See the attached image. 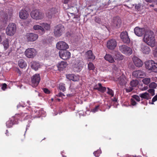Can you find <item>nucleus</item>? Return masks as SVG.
Segmentation results:
<instances>
[{
    "label": "nucleus",
    "mask_w": 157,
    "mask_h": 157,
    "mask_svg": "<svg viewBox=\"0 0 157 157\" xmlns=\"http://www.w3.org/2000/svg\"><path fill=\"white\" fill-rule=\"evenodd\" d=\"M142 41L151 47H154L155 44V40L154 32L150 30L146 31Z\"/></svg>",
    "instance_id": "1"
},
{
    "label": "nucleus",
    "mask_w": 157,
    "mask_h": 157,
    "mask_svg": "<svg viewBox=\"0 0 157 157\" xmlns=\"http://www.w3.org/2000/svg\"><path fill=\"white\" fill-rule=\"evenodd\" d=\"M145 67L149 70L157 72V63L152 60L146 61L145 63Z\"/></svg>",
    "instance_id": "2"
},
{
    "label": "nucleus",
    "mask_w": 157,
    "mask_h": 157,
    "mask_svg": "<svg viewBox=\"0 0 157 157\" xmlns=\"http://www.w3.org/2000/svg\"><path fill=\"white\" fill-rule=\"evenodd\" d=\"M31 17L35 19L41 20L44 17V14L40 12L39 10L35 9L32 11L30 13Z\"/></svg>",
    "instance_id": "3"
},
{
    "label": "nucleus",
    "mask_w": 157,
    "mask_h": 157,
    "mask_svg": "<svg viewBox=\"0 0 157 157\" xmlns=\"http://www.w3.org/2000/svg\"><path fill=\"white\" fill-rule=\"evenodd\" d=\"M16 30V25L13 23H10L6 29V34L10 36L13 35L15 33Z\"/></svg>",
    "instance_id": "4"
},
{
    "label": "nucleus",
    "mask_w": 157,
    "mask_h": 157,
    "mask_svg": "<svg viewBox=\"0 0 157 157\" xmlns=\"http://www.w3.org/2000/svg\"><path fill=\"white\" fill-rule=\"evenodd\" d=\"M64 27L60 24L57 25L54 30V34L56 37H59L64 32Z\"/></svg>",
    "instance_id": "5"
},
{
    "label": "nucleus",
    "mask_w": 157,
    "mask_h": 157,
    "mask_svg": "<svg viewBox=\"0 0 157 157\" xmlns=\"http://www.w3.org/2000/svg\"><path fill=\"white\" fill-rule=\"evenodd\" d=\"M119 49L122 53L127 55H130L132 53V49L126 45L120 46Z\"/></svg>",
    "instance_id": "6"
},
{
    "label": "nucleus",
    "mask_w": 157,
    "mask_h": 157,
    "mask_svg": "<svg viewBox=\"0 0 157 157\" xmlns=\"http://www.w3.org/2000/svg\"><path fill=\"white\" fill-rule=\"evenodd\" d=\"M40 79V74H36L31 77V85L33 87L37 86L39 83Z\"/></svg>",
    "instance_id": "7"
},
{
    "label": "nucleus",
    "mask_w": 157,
    "mask_h": 157,
    "mask_svg": "<svg viewBox=\"0 0 157 157\" xmlns=\"http://www.w3.org/2000/svg\"><path fill=\"white\" fill-rule=\"evenodd\" d=\"M35 49L33 48H29L27 49L25 52V56L28 58H33L36 55Z\"/></svg>",
    "instance_id": "8"
},
{
    "label": "nucleus",
    "mask_w": 157,
    "mask_h": 157,
    "mask_svg": "<svg viewBox=\"0 0 157 157\" xmlns=\"http://www.w3.org/2000/svg\"><path fill=\"white\" fill-rule=\"evenodd\" d=\"M60 57L63 60H67L69 59L71 57L70 52L66 50H61L59 52Z\"/></svg>",
    "instance_id": "9"
},
{
    "label": "nucleus",
    "mask_w": 157,
    "mask_h": 157,
    "mask_svg": "<svg viewBox=\"0 0 157 157\" xmlns=\"http://www.w3.org/2000/svg\"><path fill=\"white\" fill-rule=\"evenodd\" d=\"M56 47L57 49L61 50H65L69 48L68 44L65 42L60 41L56 44Z\"/></svg>",
    "instance_id": "10"
},
{
    "label": "nucleus",
    "mask_w": 157,
    "mask_h": 157,
    "mask_svg": "<svg viewBox=\"0 0 157 157\" xmlns=\"http://www.w3.org/2000/svg\"><path fill=\"white\" fill-rule=\"evenodd\" d=\"M120 37L124 43L128 44L130 43V40L129 38L128 33L126 31L122 32L120 35Z\"/></svg>",
    "instance_id": "11"
},
{
    "label": "nucleus",
    "mask_w": 157,
    "mask_h": 157,
    "mask_svg": "<svg viewBox=\"0 0 157 157\" xmlns=\"http://www.w3.org/2000/svg\"><path fill=\"white\" fill-rule=\"evenodd\" d=\"M26 39L28 41L33 42L36 40L38 38L37 34L31 33H28L26 34Z\"/></svg>",
    "instance_id": "12"
},
{
    "label": "nucleus",
    "mask_w": 157,
    "mask_h": 157,
    "mask_svg": "<svg viewBox=\"0 0 157 157\" xmlns=\"http://www.w3.org/2000/svg\"><path fill=\"white\" fill-rule=\"evenodd\" d=\"M117 45V43L115 39H112L109 40L106 44L107 47L109 49L113 50Z\"/></svg>",
    "instance_id": "13"
},
{
    "label": "nucleus",
    "mask_w": 157,
    "mask_h": 157,
    "mask_svg": "<svg viewBox=\"0 0 157 157\" xmlns=\"http://www.w3.org/2000/svg\"><path fill=\"white\" fill-rule=\"evenodd\" d=\"M12 14V11L11 9L10 10L9 9H6L5 10V13H4L3 14L1 19V21H2L5 23H6L8 21V16L9 15L10 16H11Z\"/></svg>",
    "instance_id": "14"
},
{
    "label": "nucleus",
    "mask_w": 157,
    "mask_h": 157,
    "mask_svg": "<svg viewBox=\"0 0 157 157\" xmlns=\"http://www.w3.org/2000/svg\"><path fill=\"white\" fill-rule=\"evenodd\" d=\"M132 75L136 78H143L145 76L144 72L141 70L135 71L132 73Z\"/></svg>",
    "instance_id": "15"
},
{
    "label": "nucleus",
    "mask_w": 157,
    "mask_h": 157,
    "mask_svg": "<svg viewBox=\"0 0 157 157\" xmlns=\"http://www.w3.org/2000/svg\"><path fill=\"white\" fill-rule=\"evenodd\" d=\"M134 32L137 36H141L145 33V29L144 28L136 27L134 29Z\"/></svg>",
    "instance_id": "16"
},
{
    "label": "nucleus",
    "mask_w": 157,
    "mask_h": 157,
    "mask_svg": "<svg viewBox=\"0 0 157 157\" xmlns=\"http://www.w3.org/2000/svg\"><path fill=\"white\" fill-rule=\"evenodd\" d=\"M113 25L117 28H119L121 24V21L120 18L118 17L113 18Z\"/></svg>",
    "instance_id": "17"
},
{
    "label": "nucleus",
    "mask_w": 157,
    "mask_h": 157,
    "mask_svg": "<svg viewBox=\"0 0 157 157\" xmlns=\"http://www.w3.org/2000/svg\"><path fill=\"white\" fill-rule=\"evenodd\" d=\"M57 10L56 8H52L48 10L46 12V15L49 18H51L53 14L56 13Z\"/></svg>",
    "instance_id": "18"
},
{
    "label": "nucleus",
    "mask_w": 157,
    "mask_h": 157,
    "mask_svg": "<svg viewBox=\"0 0 157 157\" xmlns=\"http://www.w3.org/2000/svg\"><path fill=\"white\" fill-rule=\"evenodd\" d=\"M73 69L75 72H78L80 71L81 67L79 66V62L78 60H75L73 62Z\"/></svg>",
    "instance_id": "19"
},
{
    "label": "nucleus",
    "mask_w": 157,
    "mask_h": 157,
    "mask_svg": "<svg viewBox=\"0 0 157 157\" xmlns=\"http://www.w3.org/2000/svg\"><path fill=\"white\" fill-rule=\"evenodd\" d=\"M29 14L25 10H21L19 13V16L20 18L22 19H25L29 16Z\"/></svg>",
    "instance_id": "20"
},
{
    "label": "nucleus",
    "mask_w": 157,
    "mask_h": 157,
    "mask_svg": "<svg viewBox=\"0 0 157 157\" xmlns=\"http://www.w3.org/2000/svg\"><path fill=\"white\" fill-rule=\"evenodd\" d=\"M141 50L144 53L146 54H149L151 51L149 47L144 44H141Z\"/></svg>",
    "instance_id": "21"
},
{
    "label": "nucleus",
    "mask_w": 157,
    "mask_h": 157,
    "mask_svg": "<svg viewBox=\"0 0 157 157\" xmlns=\"http://www.w3.org/2000/svg\"><path fill=\"white\" fill-rule=\"evenodd\" d=\"M67 78L69 80H72L74 81H78L79 80L80 78L78 75H75L73 74H69L66 75Z\"/></svg>",
    "instance_id": "22"
},
{
    "label": "nucleus",
    "mask_w": 157,
    "mask_h": 157,
    "mask_svg": "<svg viewBox=\"0 0 157 157\" xmlns=\"http://www.w3.org/2000/svg\"><path fill=\"white\" fill-rule=\"evenodd\" d=\"M68 65L67 62L62 61L59 63L57 65L58 69L59 71H61L65 68Z\"/></svg>",
    "instance_id": "23"
},
{
    "label": "nucleus",
    "mask_w": 157,
    "mask_h": 157,
    "mask_svg": "<svg viewBox=\"0 0 157 157\" xmlns=\"http://www.w3.org/2000/svg\"><path fill=\"white\" fill-rule=\"evenodd\" d=\"M133 60L135 65L137 67H140L142 66L143 63L141 60L137 57H134Z\"/></svg>",
    "instance_id": "24"
},
{
    "label": "nucleus",
    "mask_w": 157,
    "mask_h": 157,
    "mask_svg": "<svg viewBox=\"0 0 157 157\" xmlns=\"http://www.w3.org/2000/svg\"><path fill=\"white\" fill-rule=\"evenodd\" d=\"M118 83L121 86L125 85L127 82L128 80L123 75H122L118 78Z\"/></svg>",
    "instance_id": "25"
},
{
    "label": "nucleus",
    "mask_w": 157,
    "mask_h": 157,
    "mask_svg": "<svg viewBox=\"0 0 157 157\" xmlns=\"http://www.w3.org/2000/svg\"><path fill=\"white\" fill-rule=\"evenodd\" d=\"M30 66L33 69L36 71L40 67V64L38 63L33 61L30 63Z\"/></svg>",
    "instance_id": "26"
},
{
    "label": "nucleus",
    "mask_w": 157,
    "mask_h": 157,
    "mask_svg": "<svg viewBox=\"0 0 157 157\" xmlns=\"http://www.w3.org/2000/svg\"><path fill=\"white\" fill-rule=\"evenodd\" d=\"M33 29L35 30H40L42 33H45L43 27L42 26L38 25H35L33 27Z\"/></svg>",
    "instance_id": "27"
},
{
    "label": "nucleus",
    "mask_w": 157,
    "mask_h": 157,
    "mask_svg": "<svg viewBox=\"0 0 157 157\" xmlns=\"http://www.w3.org/2000/svg\"><path fill=\"white\" fill-rule=\"evenodd\" d=\"M140 96L142 98L145 99L147 100L151 98L149 94L147 92H145L140 94Z\"/></svg>",
    "instance_id": "28"
},
{
    "label": "nucleus",
    "mask_w": 157,
    "mask_h": 157,
    "mask_svg": "<svg viewBox=\"0 0 157 157\" xmlns=\"http://www.w3.org/2000/svg\"><path fill=\"white\" fill-rule=\"evenodd\" d=\"M115 59L117 60H122L124 58V56L119 52L115 53L114 56Z\"/></svg>",
    "instance_id": "29"
},
{
    "label": "nucleus",
    "mask_w": 157,
    "mask_h": 157,
    "mask_svg": "<svg viewBox=\"0 0 157 157\" xmlns=\"http://www.w3.org/2000/svg\"><path fill=\"white\" fill-rule=\"evenodd\" d=\"M104 58L106 60L110 63H112L114 61L113 58L109 54H106Z\"/></svg>",
    "instance_id": "30"
},
{
    "label": "nucleus",
    "mask_w": 157,
    "mask_h": 157,
    "mask_svg": "<svg viewBox=\"0 0 157 157\" xmlns=\"http://www.w3.org/2000/svg\"><path fill=\"white\" fill-rule=\"evenodd\" d=\"M19 66L22 68L25 67L27 66L26 63L23 59H21L18 61Z\"/></svg>",
    "instance_id": "31"
},
{
    "label": "nucleus",
    "mask_w": 157,
    "mask_h": 157,
    "mask_svg": "<svg viewBox=\"0 0 157 157\" xmlns=\"http://www.w3.org/2000/svg\"><path fill=\"white\" fill-rule=\"evenodd\" d=\"M86 54L88 59H94L95 58V56L93 55L92 52L91 50L88 51L86 52Z\"/></svg>",
    "instance_id": "32"
},
{
    "label": "nucleus",
    "mask_w": 157,
    "mask_h": 157,
    "mask_svg": "<svg viewBox=\"0 0 157 157\" xmlns=\"http://www.w3.org/2000/svg\"><path fill=\"white\" fill-rule=\"evenodd\" d=\"M138 81L137 80H133L130 83V86L133 87H135L138 85Z\"/></svg>",
    "instance_id": "33"
},
{
    "label": "nucleus",
    "mask_w": 157,
    "mask_h": 157,
    "mask_svg": "<svg viewBox=\"0 0 157 157\" xmlns=\"http://www.w3.org/2000/svg\"><path fill=\"white\" fill-rule=\"evenodd\" d=\"M20 114H16L14 116V124H17L18 122L17 120L18 121V120H19L20 118H21V116H20Z\"/></svg>",
    "instance_id": "34"
},
{
    "label": "nucleus",
    "mask_w": 157,
    "mask_h": 157,
    "mask_svg": "<svg viewBox=\"0 0 157 157\" xmlns=\"http://www.w3.org/2000/svg\"><path fill=\"white\" fill-rule=\"evenodd\" d=\"M40 25L46 30H48L50 29V25L47 23H43L40 24Z\"/></svg>",
    "instance_id": "35"
},
{
    "label": "nucleus",
    "mask_w": 157,
    "mask_h": 157,
    "mask_svg": "<svg viewBox=\"0 0 157 157\" xmlns=\"http://www.w3.org/2000/svg\"><path fill=\"white\" fill-rule=\"evenodd\" d=\"M3 44L5 50H6L9 47V42L7 39L5 40L3 42Z\"/></svg>",
    "instance_id": "36"
},
{
    "label": "nucleus",
    "mask_w": 157,
    "mask_h": 157,
    "mask_svg": "<svg viewBox=\"0 0 157 157\" xmlns=\"http://www.w3.org/2000/svg\"><path fill=\"white\" fill-rule=\"evenodd\" d=\"M98 85L99 86L98 91L102 93L104 92L106 90V87L102 86L101 83H98Z\"/></svg>",
    "instance_id": "37"
},
{
    "label": "nucleus",
    "mask_w": 157,
    "mask_h": 157,
    "mask_svg": "<svg viewBox=\"0 0 157 157\" xmlns=\"http://www.w3.org/2000/svg\"><path fill=\"white\" fill-rule=\"evenodd\" d=\"M142 82L145 85H147L151 82V79L150 78H145L142 80Z\"/></svg>",
    "instance_id": "38"
},
{
    "label": "nucleus",
    "mask_w": 157,
    "mask_h": 157,
    "mask_svg": "<svg viewBox=\"0 0 157 157\" xmlns=\"http://www.w3.org/2000/svg\"><path fill=\"white\" fill-rule=\"evenodd\" d=\"M6 124L7 127L9 128H10L12 126L13 124H15L14 121L13 122V121L12 120H10L7 121L6 122Z\"/></svg>",
    "instance_id": "39"
},
{
    "label": "nucleus",
    "mask_w": 157,
    "mask_h": 157,
    "mask_svg": "<svg viewBox=\"0 0 157 157\" xmlns=\"http://www.w3.org/2000/svg\"><path fill=\"white\" fill-rule=\"evenodd\" d=\"M88 69L89 70H93L94 69V66L92 63H89L88 65Z\"/></svg>",
    "instance_id": "40"
},
{
    "label": "nucleus",
    "mask_w": 157,
    "mask_h": 157,
    "mask_svg": "<svg viewBox=\"0 0 157 157\" xmlns=\"http://www.w3.org/2000/svg\"><path fill=\"white\" fill-rule=\"evenodd\" d=\"M64 85L65 84H60L59 85V89L63 92L64 91L66 90V88Z\"/></svg>",
    "instance_id": "41"
},
{
    "label": "nucleus",
    "mask_w": 157,
    "mask_h": 157,
    "mask_svg": "<svg viewBox=\"0 0 157 157\" xmlns=\"http://www.w3.org/2000/svg\"><path fill=\"white\" fill-rule=\"evenodd\" d=\"M157 86V84L155 82H152L149 85V87L153 89L156 88Z\"/></svg>",
    "instance_id": "42"
},
{
    "label": "nucleus",
    "mask_w": 157,
    "mask_h": 157,
    "mask_svg": "<svg viewBox=\"0 0 157 157\" xmlns=\"http://www.w3.org/2000/svg\"><path fill=\"white\" fill-rule=\"evenodd\" d=\"M94 21L96 22L99 24H101L102 23V22L100 18L98 17H95Z\"/></svg>",
    "instance_id": "43"
},
{
    "label": "nucleus",
    "mask_w": 157,
    "mask_h": 157,
    "mask_svg": "<svg viewBox=\"0 0 157 157\" xmlns=\"http://www.w3.org/2000/svg\"><path fill=\"white\" fill-rule=\"evenodd\" d=\"M108 90L107 93L109 94L112 97H113L114 96V93L113 91L111 89H110L109 88H107Z\"/></svg>",
    "instance_id": "44"
},
{
    "label": "nucleus",
    "mask_w": 157,
    "mask_h": 157,
    "mask_svg": "<svg viewBox=\"0 0 157 157\" xmlns=\"http://www.w3.org/2000/svg\"><path fill=\"white\" fill-rule=\"evenodd\" d=\"M125 89L127 92L129 93L131 92L133 90V87L130 86L129 87H127Z\"/></svg>",
    "instance_id": "45"
},
{
    "label": "nucleus",
    "mask_w": 157,
    "mask_h": 157,
    "mask_svg": "<svg viewBox=\"0 0 157 157\" xmlns=\"http://www.w3.org/2000/svg\"><path fill=\"white\" fill-rule=\"evenodd\" d=\"M140 96H138L136 95H134L132 96L133 98L138 101H140Z\"/></svg>",
    "instance_id": "46"
},
{
    "label": "nucleus",
    "mask_w": 157,
    "mask_h": 157,
    "mask_svg": "<svg viewBox=\"0 0 157 157\" xmlns=\"http://www.w3.org/2000/svg\"><path fill=\"white\" fill-rule=\"evenodd\" d=\"M148 91L151 94L152 96L154 95L155 94V90L153 89H149Z\"/></svg>",
    "instance_id": "47"
},
{
    "label": "nucleus",
    "mask_w": 157,
    "mask_h": 157,
    "mask_svg": "<svg viewBox=\"0 0 157 157\" xmlns=\"http://www.w3.org/2000/svg\"><path fill=\"white\" fill-rule=\"evenodd\" d=\"M157 101V95H155L152 98V102L151 104H154V102Z\"/></svg>",
    "instance_id": "48"
},
{
    "label": "nucleus",
    "mask_w": 157,
    "mask_h": 157,
    "mask_svg": "<svg viewBox=\"0 0 157 157\" xmlns=\"http://www.w3.org/2000/svg\"><path fill=\"white\" fill-rule=\"evenodd\" d=\"M141 4L140 3H138L137 4H135V8L137 10H138L140 9L141 7Z\"/></svg>",
    "instance_id": "49"
},
{
    "label": "nucleus",
    "mask_w": 157,
    "mask_h": 157,
    "mask_svg": "<svg viewBox=\"0 0 157 157\" xmlns=\"http://www.w3.org/2000/svg\"><path fill=\"white\" fill-rule=\"evenodd\" d=\"M7 85L6 83H3L2 85V89L3 90H5V89L7 88Z\"/></svg>",
    "instance_id": "50"
},
{
    "label": "nucleus",
    "mask_w": 157,
    "mask_h": 157,
    "mask_svg": "<svg viewBox=\"0 0 157 157\" xmlns=\"http://www.w3.org/2000/svg\"><path fill=\"white\" fill-rule=\"evenodd\" d=\"M44 92L46 94H49L50 93V91H49L48 89L46 88H44L43 89Z\"/></svg>",
    "instance_id": "51"
},
{
    "label": "nucleus",
    "mask_w": 157,
    "mask_h": 157,
    "mask_svg": "<svg viewBox=\"0 0 157 157\" xmlns=\"http://www.w3.org/2000/svg\"><path fill=\"white\" fill-rule=\"evenodd\" d=\"M131 104L133 105H135L136 104V103L134 99H131Z\"/></svg>",
    "instance_id": "52"
},
{
    "label": "nucleus",
    "mask_w": 157,
    "mask_h": 157,
    "mask_svg": "<svg viewBox=\"0 0 157 157\" xmlns=\"http://www.w3.org/2000/svg\"><path fill=\"white\" fill-rule=\"evenodd\" d=\"M98 107L99 106H96L95 108H94L92 110V111L94 113H95L96 112L98 111Z\"/></svg>",
    "instance_id": "53"
},
{
    "label": "nucleus",
    "mask_w": 157,
    "mask_h": 157,
    "mask_svg": "<svg viewBox=\"0 0 157 157\" xmlns=\"http://www.w3.org/2000/svg\"><path fill=\"white\" fill-rule=\"evenodd\" d=\"M94 155L96 157H98L99 155V153L98 152V151H95L94 153Z\"/></svg>",
    "instance_id": "54"
},
{
    "label": "nucleus",
    "mask_w": 157,
    "mask_h": 157,
    "mask_svg": "<svg viewBox=\"0 0 157 157\" xmlns=\"http://www.w3.org/2000/svg\"><path fill=\"white\" fill-rule=\"evenodd\" d=\"M72 0H64L63 3L65 4H68L72 2Z\"/></svg>",
    "instance_id": "55"
},
{
    "label": "nucleus",
    "mask_w": 157,
    "mask_h": 157,
    "mask_svg": "<svg viewBox=\"0 0 157 157\" xmlns=\"http://www.w3.org/2000/svg\"><path fill=\"white\" fill-rule=\"evenodd\" d=\"M99 86L98 85H98H95L94 87V90H98V89L99 88Z\"/></svg>",
    "instance_id": "56"
},
{
    "label": "nucleus",
    "mask_w": 157,
    "mask_h": 157,
    "mask_svg": "<svg viewBox=\"0 0 157 157\" xmlns=\"http://www.w3.org/2000/svg\"><path fill=\"white\" fill-rule=\"evenodd\" d=\"M20 116H21V118L23 117H24L25 115L26 116H27L26 114L23 113H21L20 114Z\"/></svg>",
    "instance_id": "57"
},
{
    "label": "nucleus",
    "mask_w": 157,
    "mask_h": 157,
    "mask_svg": "<svg viewBox=\"0 0 157 157\" xmlns=\"http://www.w3.org/2000/svg\"><path fill=\"white\" fill-rule=\"evenodd\" d=\"M112 68L113 70L117 71V68L115 65H113L112 66Z\"/></svg>",
    "instance_id": "58"
},
{
    "label": "nucleus",
    "mask_w": 157,
    "mask_h": 157,
    "mask_svg": "<svg viewBox=\"0 0 157 157\" xmlns=\"http://www.w3.org/2000/svg\"><path fill=\"white\" fill-rule=\"evenodd\" d=\"M147 88H148V87H147V86H145L143 88H141V90H147Z\"/></svg>",
    "instance_id": "59"
},
{
    "label": "nucleus",
    "mask_w": 157,
    "mask_h": 157,
    "mask_svg": "<svg viewBox=\"0 0 157 157\" xmlns=\"http://www.w3.org/2000/svg\"><path fill=\"white\" fill-rule=\"evenodd\" d=\"M146 2H149L150 3H151L153 2H154V0H145Z\"/></svg>",
    "instance_id": "60"
},
{
    "label": "nucleus",
    "mask_w": 157,
    "mask_h": 157,
    "mask_svg": "<svg viewBox=\"0 0 157 157\" xmlns=\"http://www.w3.org/2000/svg\"><path fill=\"white\" fill-rule=\"evenodd\" d=\"M7 0H0V3H2L3 2L7 1Z\"/></svg>",
    "instance_id": "61"
},
{
    "label": "nucleus",
    "mask_w": 157,
    "mask_h": 157,
    "mask_svg": "<svg viewBox=\"0 0 157 157\" xmlns=\"http://www.w3.org/2000/svg\"><path fill=\"white\" fill-rule=\"evenodd\" d=\"M60 95H61V97H63V96H65V95L62 93L60 92Z\"/></svg>",
    "instance_id": "62"
},
{
    "label": "nucleus",
    "mask_w": 157,
    "mask_h": 157,
    "mask_svg": "<svg viewBox=\"0 0 157 157\" xmlns=\"http://www.w3.org/2000/svg\"><path fill=\"white\" fill-rule=\"evenodd\" d=\"M56 96L57 97H61V95H60V92H59V94H57V95H56Z\"/></svg>",
    "instance_id": "63"
},
{
    "label": "nucleus",
    "mask_w": 157,
    "mask_h": 157,
    "mask_svg": "<svg viewBox=\"0 0 157 157\" xmlns=\"http://www.w3.org/2000/svg\"><path fill=\"white\" fill-rule=\"evenodd\" d=\"M113 101H117V99L116 98H114L113 99Z\"/></svg>",
    "instance_id": "64"
}]
</instances>
